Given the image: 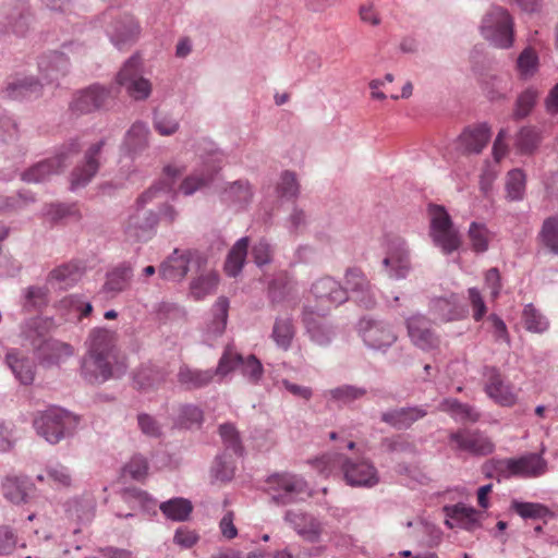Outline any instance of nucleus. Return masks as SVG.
Wrapping results in <instances>:
<instances>
[{
    "mask_svg": "<svg viewBox=\"0 0 558 558\" xmlns=\"http://www.w3.org/2000/svg\"><path fill=\"white\" fill-rule=\"evenodd\" d=\"M114 333L106 328H95L88 337V353L82 363V376L89 384H101L112 376Z\"/></svg>",
    "mask_w": 558,
    "mask_h": 558,
    "instance_id": "nucleus-1",
    "label": "nucleus"
},
{
    "mask_svg": "<svg viewBox=\"0 0 558 558\" xmlns=\"http://www.w3.org/2000/svg\"><path fill=\"white\" fill-rule=\"evenodd\" d=\"M161 189L154 185L142 193L135 204L134 211L128 217L124 225V234L128 241L137 243L149 240L158 225V214L144 206L151 202Z\"/></svg>",
    "mask_w": 558,
    "mask_h": 558,
    "instance_id": "nucleus-2",
    "label": "nucleus"
},
{
    "mask_svg": "<svg viewBox=\"0 0 558 558\" xmlns=\"http://www.w3.org/2000/svg\"><path fill=\"white\" fill-rule=\"evenodd\" d=\"M77 424L75 415L59 407H50L38 412L33 420L37 434L52 445L72 436Z\"/></svg>",
    "mask_w": 558,
    "mask_h": 558,
    "instance_id": "nucleus-3",
    "label": "nucleus"
},
{
    "mask_svg": "<svg viewBox=\"0 0 558 558\" xmlns=\"http://www.w3.org/2000/svg\"><path fill=\"white\" fill-rule=\"evenodd\" d=\"M119 94V87L113 85L92 84L77 90L69 104L72 114L83 116L95 111L108 110Z\"/></svg>",
    "mask_w": 558,
    "mask_h": 558,
    "instance_id": "nucleus-4",
    "label": "nucleus"
},
{
    "mask_svg": "<svg viewBox=\"0 0 558 558\" xmlns=\"http://www.w3.org/2000/svg\"><path fill=\"white\" fill-rule=\"evenodd\" d=\"M428 216L429 235L433 243L446 255L457 251L461 245V236L446 208L441 205L430 204Z\"/></svg>",
    "mask_w": 558,
    "mask_h": 558,
    "instance_id": "nucleus-5",
    "label": "nucleus"
},
{
    "mask_svg": "<svg viewBox=\"0 0 558 558\" xmlns=\"http://www.w3.org/2000/svg\"><path fill=\"white\" fill-rule=\"evenodd\" d=\"M513 19L507 9L492 7L482 20L481 33L493 46L508 49L513 44Z\"/></svg>",
    "mask_w": 558,
    "mask_h": 558,
    "instance_id": "nucleus-6",
    "label": "nucleus"
},
{
    "mask_svg": "<svg viewBox=\"0 0 558 558\" xmlns=\"http://www.w3.org/2000/svg\"><path fill=\"white\" fill-rule=\"evenodd\" d=\"M326 464L339 465L348 485L353 487H373L379 483L377 469L368 460H352L343 454L325 456Z\"/></svg>",
    "mask_w": 558,
    "mask_h": 558,
    "instance_id": "nucleus-7",
    "label": "nucleus"
},
{
    "mask_svg": "<svg viewBox=\"0 0 558 558\" xmlns=\"http://www.w3.org/2000/svg\"><path fill=\"white\" fill-rule=\"evenodd\" d=\"M106 33L112 45L119 50L136 43L141 34V26L133 15L120 13L112 9L102 14Z\"/></svg>",
    "mask_w": 558,
    "mask_h": 558,
    "instance_id": "nucleus-8",
    "label": "nucleus"
},
{
    "mask_svg": "<svg viewBox=\"0 0 558 558\" xmlns=\"http://www.w3.org/2000/svg\"><path fill=\"white\" fill-rule=\"evenodd\" d=\"M268 493L274 504L287 506L302 499L308 494L307 483L298 475L290 473L272 474L267 478Z\"/></svg>",
    "mask_w": 558,
    "mask_h": 558,
    "instance_id": "nucleus-9",
    "label": "nucleus"
},
{
    "mask_svg": "<svg viewBox=\"0 0 558 558\" xmlns=\"http://www.w3.org/2000/svg\"><path fill=\"white\" fill-rule=\"evenodd\" d=\"M34 355L39 365L49 368L57 366L74 354V348L54 338L29 336Z\"/></svg>",
    "mask_w": 558,
    "mask_h": 558,
    "instance_id": "nucleus-10",
    "label": "nucleus"
},
{
    "mask_svg": "<svg viewBox=\"0 0 558 558\" xmlns=\"http://www.w3.org/2000/svg\"><path fill=\"white\" fill-rule=\"evenodd\" d=\"M206 258L197 251H180L175 248L159 266V276L163 280L179 282L186 276L190 265L201 268Z\"/></svg>",
    "mask_w": 558,
    "mask_h": 558,
    "instance_id": "nucleus-11",
    "label": "nucleus"
},
{
    "mask_svg": "<svg viewBox=\"0 0 558 558\" xmlns=\"http://www.w3.org/2000/svg\"><path fill=\"white\" fill-rule=\"evenodd\" d=\"M357 330L364 343L374 350L389 348L397 340V335L384 320L363 317L357 324Z\"/></svg>",
    "mask_w": 558,
    "mask_h": 558,
    "instance_id": "nucleus-12",
    "label": "nucleus"
},
{
    "mask_svg": "<svg viewBox=\"0 0 558 558\" xmlns=\"http://www.w3.org/2000/svg\"><path fill=\"white\" fill-rule=\"evenodd\" d=\"M328 308H317L312 305H304L302 311V323L310 338L319 345L330 343L335 331L326 322Z\"/></svg>",
    "mask_w": 558,
    "mask_h": 558,
    "instance_id": "nucleus-13",
    "label": "nucleus"
},
{
    "mask_svg": "<svg viewBox=\"0 0 558 558\" xmlns=\"http://www.w3.org/2000/svg\"><path fill=\"white\" fill-rule=\"evenodd\" d=\"M389 277L403 279L411 269L410 251L407 241L400 236H393L388 241L387 254L383 260Z\"/></svg>",
    "mask_w": 558,
    "mask_h": 558,
    "instance_id": "nucleus-14",
    "label": "nucleus"
},
{
    "mask_svg": "<svg viewBox=\"0 0 558 558\" xmlns=\"http://www.w3.org/2000/svg\"><path fill=\"white\" fill-rule=\"evenodd\" d=\"M432 324V320L422 314H414L405 320L411 342L423 351L437 349L440 344V338L433 329Z\"/></svg>",
    "mask_w": 558,
    "mask_h": 558,
    "instance_id": "nucleus-15",
    "label": "nucleus"
},
{
    "mask_svg": "<svg viewBox=\"0 0 558 558\" xmlns=\"http://www.w3.org/2000/svg\"><path fill=\"white\" fill-rule=\"evenodd\" d=\"M449 442L454 450L465 451L473 456H487L495 449L493 441L483 433L466 428L451 433Z\"/></svg>",
    "mask_w": 558,
    "mask_h": 558,
    "instance_id": "nucleus-16",
    "label": "nucleus"
},
{
    "mask_svg": "<svg viewBox=\"0 0 558 558\" xmlns=\"http://www.w3.org/2000/svg\"><path fill=\"white\" fill-rule=\"evenodd\" d=\"M284 521L288 522L304 541L313 544L322 541L325 524L314 514L304 511L288 510L284 514Z\"/></svg>",
    "mask_w": 558,
    "mask_h": 558,
    "instance_id": "nucleus-17",
    "label": "nucleus"
},
{
    "mask_svg": "<svg viewBox=\"0 0 558 558\" xmlns=\"http://www.w3.org/2000/svg\"><path fill=\"white\" fill-rule=\"evenodd\" d=\"M33 15L27 0H13L5 4L3 28L7 33L24 37L31 29Z\"/></svg>",
    "mask_w": 558,
    "mask_h": 558,
    "instance_id": "nucleus-18",
    "label": "nucleus"
},
{
    "mask_svg": "<svg viewBox=\"0 0 558 558\" xmlns=\"http://www.w3.org/2000/svg\"><path fill=\"white\" fill-rule=\"evenodd\" d=\"M315 296L317 308L337 307L348 300L347 289L331 277H323L316 280L311 289Z\"/></svg>",
    "mask_w": 558,
    "mask_h": 558,
    "instance_id": "nucleus-19",
    "label": "nucleus"
},
{
    "mask_svg": "<svg viewBox=\"0 0 558 558\" xmlns=\"http://www.w3.org/2000/svg\"><path fill=\"white\" fill-rule=\"evenodd\" d=\"M105 145L106 140L102 138L87 148L84 163L76 167L71 174V190L85 186L95 177L100 166L99 157Z\"/></svg>",
    "mask_w": 558,
    "mask_h": 558,
    "instance_id": "nucleus-20",
    "label": "nucleus"
},
{
    "mask_svg": "<svg viewBox=\"0 0 558 558\" xmlns=\"http://www.w3.org/2000/svg\"><path fill=\"white\" fill-rule=\"evenodd\" d=\"M344 281L355 298V301L365 308H373L376 305V298L365 275L360 268L353 267L345 271Z\"/></svg>",
    "mask_w": 558,
    "mask_h": 558,
    "instance_id": "nucleus-21",
    "label": "nucleus"
},
{
    "mask_svg": "<svg viewBox=\"0 0 558 558\" xmlns=\"http://www.w3.org/2000/svg\"><path fill=\"white\" fill-rule=\"evenodd\" d=\"M134 275L133 267L130 263L123 262L112 268L106 275V281L100 292L108 298H114L130 288Z\"/></svg>",
    "mask_w": 558,
    "mask_h": 558,
    "instance_id": "nucleus-22",
    "label": "nucleus"
},
{
    "mask_svg": "<svg viewBox=\"0 0 558 558\" xmlns=\"http://www.w3.org/2000/svg\"><path fill=\"white\" fill-rule=\"evenodd\" d=\"M487 395L502 407H511L517 402V395L510 384L505 383L496 367L487 368Z\"/></svg>",
    "mask_w": 558,
    "mask_h": 558,
    "instance_id": "nucleus-23",
    "label": "nucleus"
},
{
    "mask_svg": "<svg viewBox=\"0 0 558 558\" xmlns=\"http://www.w3.org/2000/svg\"><path fill=\"white\" fill-rule=\"evenodd\" d=\"M43 84L34 76H16L8 82L3 89L7 98L12 100H23L36 98L41 95Z\"/></svg>",
    "mask_w": 558,
    "mask_h": 558,
    "instance_id": "nucleus-24",
    "label": "nucleus"
},
{
    "mask_svg": "<svg viewBox=\"0 0 558 558\" xmlns=\"http://www.w3.org/2000/svg\"><path fill=\"white\" fill-rule=\"evenodd\" d=\"M427 411L422 407H407L383 412L380 420L397 430L408 429L423 418Z\"/></svg>",
    "mask_w": 558,
    "mask_h": 558,
    "instance_id": "nucleus-25",
    "label": "nucleus"
},
{
    "mask_svg": "<svg viewBox=\"0 0 558 558\" xmlns=\"http://www.w3.org/2000/svg\"><path fill=\"white\" fill-rule=\"evenodd\" d=\"M1 489L4 498L12 504H26L34 484L24 475H8L3 478Z\"/></svg>",
    "mask_w": 558,
    "mask_h": 558,
    "instance_id": "nucleus-26",
    "label": "nucleus"
},
{
    "mask_svg": "<svg viewBox=\"0 0 558 558\" xmlns=\"http://www.w3.org/2000/svg\"><path fill=\"white\" fill-rule=\"evenodd\" d=\"M490 138L486 123L466 128L459 136V145L464 154H481Z\"/></svg>",
    "mask_w": 558,
    "mask_h": 558,
    "instance_id": "nucleus-27",
    "label": "nucleus"
},
{
    "mask_svg": "<svg viewBox=\"0 0 558 558\" xmlns=\"http://www.w3.org/2000/svg\"><path fill=\"white\" fill-rule=\"evenodd\" d=\"M429 311L432 315L442 322L449 323L463 317V311L459 305V298L451 293L449 296L435 298L430 301Z\"/></svg>",
    "mask_w": 558,
    "mask_h": 558,
    "instance_id": "nucleus-28",
    "label": "nucleus"
},
{
    "mask_svg": "<svg viewBox=\"0 0 558 558\" xmlns=\"http://www.w3.org/2000/svg\"><path fill=\"white\" fill-rule=\"evenodd\" d=\"M40 72L48 83L58 82L68 74L70 69L69 58L63 52L53 51L40 59L38 63Z\"/></svg>",
    "mask_w": 558,
    "mask_h": 558,
    "instance_id": "nucleus-29",
    "label": "nucleus"
},
{
    "mask_svg": "<svg viewBox=\"0 0 558 558\" xmlns=\"http://www.w3.org/2000/svg\"><path fill=\"white\" fill-rule=\"evenodd\" d=\"M177 378L180 386L187 390L199 389L208 386L213 381L214 371L192 368L183 364L178 371Z\"/></svg>",
    "mask_w": 558,
    "mask_h": 558,
    "instance_id": "nucleus-30",
    "label": "nucleus"
},
{
    "mask_svg": "<svg viewBox=\"0 0 558 558\" xmlns=\"http://www.w3.org/2000/svg\"><path fill=\"white\" fill-rule=\"evenodd\" d=\"M253 198L251 184L247 180H238L229 183L221 193V199L228 205L244 208Z\"/></svg>",
    "mask_w": 558,
    "mask_h": 558,
    "instance_id": "nucleus-31",
    "label": "nucleus"
},
{
    "mask_svg": "<svg viewBox=\"0 0 558 558\" xmlns=\"http://www.w3.org/2000/svg\"><path fill=\"white\" fill-rule=\"evenodd\" d=\"M447 517L456 522V525L466 531H474L481 526L478 511L463 504L445 507Z\"/></svg>",
    "mask_w": 558,
    "mask_h": 558,
    "instance_id": "nucleus-32",
    "label": "nucleus"
},
{
    "mask_svg": "<svg viewBox=\"0 0 558 558\" xmlns=\"http://www.w3.org/2000/svg\"><path fill=\"white\" fill-rule=\"evenodd\" d=\"M248 245L250 239L243 236L239 239L229 251L223 267L229 277H236L242 271L246 260Z\"/></svg>",
    "mask_w": 558,
    "mask_h": 558,
    "instance_id": "nucleus-33",
    "label": "nucleus"
},
{
    "mask_svg": "<svg viewBox=\"0 0 558 558\" xmlns=\"http://www.w3.org/2000/svg\"><path fill=\"white\" fill-rule=\"evenodd\" d=\"M219 167L211 165L205 166L202 170H197L186 177L180 185V190L184 195H192L199 189L209 185L215 175L218 173Z\"/></svg>",
    "mask_w": 558,
    "mask_h": 558,
    "instance_id": "nucleus-34",
    "label": "nucleus"
},
{
    "mask_svg": "<svg viewBox=\"0 0 558 558\" xmlns=\"http://www.w3.org/2000/svg\"><path fill=\"white\" fill-rule=\"evenodd\" d=\"M84 267L78 263L70 262L52 269L48 275V281H56L61 288L66 289L81 280Z\"/></svg>",
    "mask_w": 558,
    "mask_h": 558,
    "instance_id": "nucleus-35",
    "label": "nucleus"
},
{
    "mask_svg": "<svg viewBox=\"0 0 558 558\" xmlns=\"http://www.w3.org/2000/svg\"><path fill=\"white\" fill-rule=\"evenodd\" d=\"M60 171H62L61 161L51 157L36 163L23 172L22 180L27 183H40L46 181L50 175L57 174Z\"/></svg>",
    "mask_w": 558,
    "mask_h": 558,
    "instance_id": "nucleus-36",
    "label": "nucleus"
},
{
    "mask_svg": "<svg viewBox=\"0 0 558 558\" xmlns=\"http://www.w3.org/2000/svg\"><path fill=\"white\" fill-rule=\"evenodd\" d=\"M518 476L537 477L543 475L547 470V461L543 459L541 453H527L515 458Z\"/></svg>",
    "mask_w": 558,
    "mask_h": 558,
    "instance_id": "nucleus-37",
    "label": "nucleus"
},
{
    "mask_svg": "<svg viewBox=\"0 0 558 558\" xmlns=\"http://www.w3.org/2000/svg\"><path fill=\"white\" fill-rule=\"evenodd\" d=\"M5 361L21 384L31 385L34 381V364L29 359L19 356L15 352H8Z\"/></svg>",
    "mask_w": 558,
    "mask_h": 558,
    "instance_id": "nucleus-38",
    "label": "nucleus"
},
{
    "mask_svg": "<svg viewBox=\"0 0 558 558\" xmlns=\"http://www.w3.org/2000/svg\"><path fill=\"white\" fill-rule=\"evenodd\" d=\"M229 300L226 296H219L211 307L213 318L207 325V331L213 336H221L226 329L229 312Z\"/></svg>",
    "mask_w": 558,
    "mask_h": 558,
    "instance_id": "nucleus-39",
    "label": "nucleus"
},
{
    "mask_svg": "<svg viewBox=\"0 0 558 558\" xmlns=\"http://www.w3.org/2000/svg\"><path fill=\"white\" fill-rule=\"evenodd\" d=\"M167 373L153 364L142 365L134 374V383L140 389H148L166 380Z\"/></svg>",
    "mask_w": 558,
    "mask_h": 558,
    "instance_id": "nucleus-40",
    "label": "nucleus"
},
{
    "mask_svg": "<svg viewBox=\"0 0 558 558\" xmlns=\"http://www.w3.org/2000/svg\"><path fill=\"white\" fill-rule=\"evenodd\" d=\"M295 328L291 317H277L272 327L271 338L276 344L287 351L292 343Z\"/></svg>",
    "mask_w": 558,
    "mask_h": 558,
    "instance_id": "nucleus-41",
    "label": "nucleus"
},
{
    "mask_svg": "<svg viewBox=\"0 0 558 558\" xmlns=\"http://www.w3.org/2000/svg\"><path fill=\"white\" fill-rule=\"evenodd\" d=\"M161 512L172 521H185L189 519L193 506L184 498H173L160 505Z\"/></svg>",
    "mask_w": 558,
    "mask_h": 558,
    "instance_id": "nucleus-42",
    "label": "nucleus"
},
{
    "mask_svg": "<svg viewBox=\"0 0 558 558\" xmlns=\"http://www.w3.org/2000/svg\"><path fill=\"white\" fill-rule=\"evenodd\" d=\"M149 129L143 122H135L125 135L124 144L132 153H138L148 146Z\"/></svg>",
    "mask_w": 558,
    "mask_h": 558,
    "instance_id": "nucleus-43",
    "label": "nucleus"
},
{
    "mask_svg": "<svg viewBox=\"0 0 558 558\" xmlns=\"http://www.w3.org/2000/svg\"><path fill=\"white\" fill-rule=\"evenodd\" d=\"M143 76V62L138 53L131 56L122 65L121 70L116 75L118 86L122 87L137 77Z\"/></svg>",
    "mask_w": 558,
    "mask_h": 558,
    "instance_id": "nucleus-44",
    "label": "nucleus"
},
{
    "mask_svg": "<svg viewBox=\"0 0 558 558\" xmlns=\"http://www.w3.org/2000/svg\"><path fill=\"white\" fill-rule=\"evenodd\" d=\"M34 202L35 196L28 191H21L11 196H0V214L9 215L20 211Z\"/></svg>",
    "mask_w": 558,
    "mask_h": 558,
    "instance_id": "nucleus-45",
    "label": "nucleus"
},
{
    "mask_svg": "<svg viewBox=\"0 0 558 558\" xmlns=\"http://www.w3.org/2000/svg\"><path fill=\"white\" fill-rule=\"evenodd\" d=\"M241 363H243V355L233 345L228 344L219 359L217 368L214 371V376L225 377L240 367Z\"/></svg>",
    "mask_w": 558,
    "mask_h": 558,
    "instance_id": "nucleus-46",
    "label": "nucleus"
},
{
    "mask_svg": "<svg viewBox=\"0 0 558 558\" xmlns=\"http://www.w3.org/2000/svg\"><path fill=\"white\" fill-rule=\"evenodd\" d=\"M218 286V276L215 272L201 275L191 281L190 291L195 300H202L215 292Z\"/></svg>",
    "mask_w": 558,
    "mask_h": 558,
    "instance_id": "nucleus-47",
    "label": "nucleus"
},
{
    "mask_svg": "<svg viewBox=\"0 0 558 558\" xmlns=\"http://www.w3.org/2000/svg\"><path fill=\"white\" fill-rule=\"evenodd\" d=\"M367 393L364 387H357L353 385H343L337 388L330 389L328 395L335 402L348 405L355 400L362 399Z\"/></svg>",
    "mask_w": 558,
    "mask_h": 558,
    "instance_id": "nucleus-48",
    "label": "nucleus"
},
{
    "mask_svg": "<svg viewBox=\"0 0 558 558\" xmlns=\"http://www.w3.org/2000/svg\"><path fill=\"white\" fill-rule=\"evenodd\" d=\"M506 191L509 201H521L523 198L525 192V174L521 169H513L508 172Z\"/></svg>",
    "mask_w": 558,
    "mask_h": 558,
    "instance_id": "nucleus-49",
    "label": "nucleus"
},
{
    "mask_svg": "<svg viewBox=\"0 0 558 558\" xmlns=\"http://www.w3.org/2000/svg\"><path fill=\"white\" fill-rule=\"evenodd\" d=\"M539 236L543 244L553 254H558V216H553L544 220Z\"/></svg>",
    "mask_w": 558,
    "mask_h": 558,
    "instance_id": "nucleus-50",
    "label": "nucleus"
},
{
    "mask_svg": "<svg viewBox=\"0 0 558 558\" xmlns=\"http://www.w3.org/2000/svg\"><path fill=\"white\" fill-rule=\"evenodd\" d=\"M444 411L451 412L456 417L476 422L480 418V414L469 404L462 403L457 399H446L441 403Z\"/></svg>",
    "mask_w": 558,
    "mask_h": 558,
    "instance_id": "nucleus-51",
    "label": "nucleus"
},
{
    "mask_svg": "<svg viewBox=\"0 0 558 558\" xmlns=\"http://www.w3.org/2000/svg\"><path fill=\"white\" fill-rule=\"evenodd\" d=\"M277 193L279 197L287 199L296 198L299 196L300 184L294 172L286 170L281 173L277 185Z\"/></svg>",
    "mask_w": 558,
    "mask_h": 558,
    "instance_id": "nucleus-52",
    "label": "nucleus"
},
{
    "mask_svg": "<svg viewBox=\"0 0 558 558\" xmlns=\"http://www.w3.org/2000/svg\"><path fill=\"white\" fill-rule=\"evenodd\" d=\"M523 322L525 328L531 332H544L548 328L547 319L533 306L527 304L523 311Z\"/></svg>",
    "mask_w": 558,
    "mask_h": 558,
    "instance_id": "nucleus-53",
    "label": "nucleus"
},
{
    "mask_svg": "<svg viewBox=\"0 0 558 558\" xmlns=\"http://www.w3.org/2000/svg\"><path fill=\"white\" fill-rule=\"evenodd\" d=\"M47 481L60 487H69L72 483L71 472L68 466L54 462L46 466Z\"/></svg>",
    "mask_w": 558,
    "mask_h": 558,
    "instance_id": "nucleus-54",
    "label": "nucleus"
},
{
    "mask_svg": "<svg viewBox=\"0 0 558 558\" xmlns=\"http://www.w3.org/2000/svg\"><path fill=\"white\" fill-rule=\"evenodd\" d=\"M220 437L227 450H232L235 454L242 456L243 446L240 439L239 432L231 423H225L219 426Z\"/></svg>",
    "mask_w": 558,
    "mask_h": 558,
    "instance_id": "nucleus-55",
    "label": "nucleus"
},
{
    "mask_svg": "<svg viewBox=\"0 0 558 558\" xmlns=\"http://www.w3.org/2000/svg\"><path fill=\"white\" fill-rule=\"evenodd\" d=\"M472 248L477 253H484L488 248V230L485 225L472 222L468 231Z\"/></svg>",
    "mask_w": 558,
    "mask_h": 558,
    "instance_id": "nucleus-56",
    "label": "nucleus"
},
{
    "mask_svg": "<svg viewBox=\"0 0 558 558\" xmlns=\"http://www.w3.org/2000/svg\"><path fill=\"white\" fill-rule=\"evenodd\" d=\"M511 508L523 519H541L549 513L547 507L536 502H522L513 500Z\"/></svg>",
    "mask_w": 558,
    "mask_h": 558,
    "instance_id": "nucleus-57",
    "label": "nucleus"
},
{
    "mask_svg": "<svg viewBox=\"0 0 558 558\" xmlns=\"http://www.w3.org/2000/svg\"><path fill=\"white\" fill-rule=\"evenodd\" d=\"M154 128L162 136L177 133L180 128L179 120L171 113L154 112Z\"/></svg>",
    "mask_w": 558,
    "mask_h": 558,
    "instance_id": "nucleus-58",
    "label": "nucleus"
},
{
    "mask_svg": "<svg viewBox=\"0 0 558 558\" xmlns=\"http://www.w3.org/2000/svg\"><path fill=\"white\" fill-rule=\"evenodd\" d=\"M538 92L532 87L522 92L515 101L514 118H525L536 104Z\"/></svg>",
    "mask_w": 558,
    "mask_h": 558,
    "instance_id": "nucleus-59",
    "label": "nucleus"
},
{
    "mask_svg": "<svg viewBox=\"0 0 558 558\" xmlns=\"http://www.w3.org/2000/svg\"><path fill=\"white\" fill-rule=\"evenodd\" d=\"M203 422V411L193 404H184L179 409L178 424L181 427L190 428Z\"/></svg>",
    "mask_w": 558,
    "mask_h": 558,
    "instance_id": "nucleus-60",
    "label": "nucleus"
},
{
    "mask_svg": "<svg viewBox=\"0 0 558 558\" xmlns=\"http://www.w3.org/2000/svg\"><path fill=\"white\" fill-rule=\"evenodd\" d=\"M126 94L134 100L141 101L147 99L151 94V84L144 76L122 86Z\"/></svg>",
    "mask_w": 558,
    "mask_h": 558,
    "instance_id": "nucleus-61",
    "label": "nucleus"
},
{
    "mask_svg": "<svg viewBox=\"0 0 558 558\" xmlns=\"http://www.w3.org/2000/svg\"><path fill=\"white\" fill-rule=\"evenodd\" d=\"M240 367L243 376L252 384H257L263 377V365L254 354L243 357V363H241Z\"/></svg>",
    "mask_w": 558,
    "mask_h": 558,
    "instance_id": "nucleus-62",
    "label": "nucleus"
},
{
    "mask_svg": "<svg viewBox=\"0 0 558 558\" xmlns=\"http://www.w3.org/2000/svg\"><path fill=\"white\" fill-rule=\"evenodd\" d=\"M122 498L126 502L138 504L146 511L154 509L156 506V501L146 492L134 487L123 489Z\"/></svg>",
    "mask_w": 558,
    "mask_h": 558,
    "instance_id": "nucleus-63",
    "label": "nucleus"
},
{
    "mask_svg": "<svg viewBox=\"0 0 558 558\" xmlns=\"http://www.w3.org/2000/svg\"><path fill=\"white\" fill-rule=\"evenodd\" d=\"M325 551L324 546L316 547H301L298 550L292 548H284L276 551L274 558H313L318 557Z\"/></svg>",
    "mask_w": 558,
    "mask_h": 558,
    "instance_id": "nucleus-64",
    "label": "nucleus"
}]
</instances>
